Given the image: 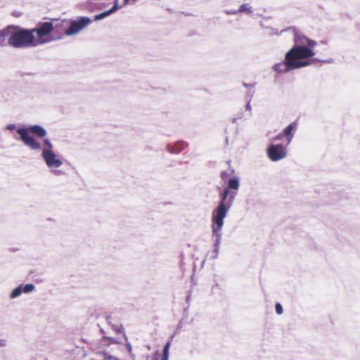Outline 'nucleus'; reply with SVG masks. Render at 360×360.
Instances as JSON below:
<instances>
[{
    "label": "nucleus",
    "mask_w": 360,
    "mask_h": 360,
    "mask_svg": "<svg viewBox=\"0 0 360 360\" xmlns=\"http://www.w3.org/2000/svg\"><path fill=\"white\" fill-rule=\"evenodd\" d=\"M293 41L294 46L285 53L284 60L273 66V70L278 74L312 64L311 58L316 54L314 48L317 42L299 32H295Z\"/></svg>",
    "instance_id": "f257e3e1"
},
{
    "label": "nucleus",
    "mask_w": 360,
    "mask_h": 360,
    "mask_svg": "<svg viewBox=\"0 0 360 360\" xmlns=\"http://www.w3.org/2000/svg\"><path fill=\"white\" fill-rule=\"evenodd\" d=\"M229 193V188H225L221 195V200L217 207L213 210L212 214V232L214 241L215 257L219 252V245L221 238V229L224 224V219L226 217L233 202L234 196H231L228 199Z\"/></svg>",
    "instance_id": "f03ea898"
},
{
    "label": "nucleus",
    "mask_w": 360,
    "mask_h": 360,
    "mask_svg": "<svg viewBox=\"0 0 360 360\" xmlns=\"http://www.w3.org/2000/svg\"><path fill=\"white\" fill-rule=\"evenodd\" d=\"M45 42L44 40H36L32 29H22L13 25L11 36L8 40V44L15 49L34 47Z\"/></svg>",
    "instance_id": "7ed1b4c3"
},
{
    "label": "nucleus",
    "mask_w": 360,
    "mask_h": 360,
    "mask_svg": "<svg viewBox=\"0 0 360 360\" xmlns=\"http://www.w3.org/2000/svg\"><path fill=\"white\" fill-rule=\"evenodd\" d=\"M17 133L20 136V141L23 144L32 150H40L41 144L30 134L38 138H44L46 136V130L39 124L29 125L26 127L17 129Z\"/></svg>",
    "instance_id": "20e7f679"
},
{
    "label": "nucleus",
    "mask_w": 360,
    "mask_h": 360,
    "mask_svg": "<svg viewBox=\"0 0 360 360\" xmlns=\"http://www.w3.org/2000/svg\"><path fill=\"white\" fill-rule=\"evenodd\" d=\"M43 143L44 147L41 149V155L46 167L55 176H58L64 175L65 172L59 169L63 165V161L60 160L59 155L54 153L53 145L48 139H44Z\"/></svg>",
    "instance_id": "39448f33"
},
{
    "label": "nucleus",
    "mask_w": 360,
    "mask_h": 360,
    "mask_svg": "<svg viewBox=\"0 0 360 360\" xmlns=\"http://www.w3.org/2000/svg\"><path fill=\"white\" fill-rule=\"evenodd\" d=\"M92 20L89 17H79L76 20H71L70 27L65 30L67 36H72L79 33L83 29L91 23Z\"/></svg>",
    "instance_id": "423d86ee"
},
{
    "label": "nucleus",
    "mask_w": 360,
    "mask_h": 360,
    "mask_svg": "<svg viewBox=\"0 0 360 360\" xmlns=\"http://www.w3.org/2000/svg\"><path fill=\"white\" fill-rule=\"evenodd\" d=\"M268 158L272 162H278L287 156V150L283 144H271L267 149Z\"/></svg>",
    "instance_id": "0eeeda50"
},
{
    "label": "nucleus",
    "mask_w": 360,
    "mask_h": 360,
    "mask_svg": "<svg viewBox=\"0 0 360 360\" xmlns=\"http://www.w3.org/2000/svg\"><path fill=\"white\" fill-rule=\"evenodd\" d=\"M53 30V25L51 22H45L40 25L37 28L32 29L34 31V35H37L39 39L49 34Z\"/></svg>",
    "instance_id": "6e6552de"
},
{
    "label": "nucleus",
    "mask_w": 360,
    "mask_h": 360,
    "mask_svg": "<svg viewBox=\"0 0 360 360\" xmlns=\"http://www.w3.org/2000/svg\"><path fill=\"white\" fill-rule=\"evenodd\" d=\"M35 289V285L32 283H28L26 285H20L17 288L13 290L10 295V298L15 299L21 295L22 292L24 293H30L34 291Z\"/></svg>",
    "instance_id": "1a4fd4ad"
},
{
    "label": "nucleus",
    "mask_w": 360,
    "mask_h": 360,
    "mask_svg": "<svg viewBox=\"0 0 360 360\" xmlns=\"http://www.w3.org/2000/svg\"><path fill=\"white\" fill-rule=\"evenodd\" d=\"M295 127H296V123L292 122L283 130V134L287 139L286 146L290 144V143L291 142V141L294 136V130H295Z\"/></svg>",
    "instance_id": "9d476101"
},
{
    "label": "nucleus",
    "mask_w": 360,
    "mask_h": 360,
    "mask_svg": "<svg viewBox=\"0 0 360 360\" xmlns=\"http://www.w3.org/2000/svg\"><path fill=\"white\" fill-rule=\"evenodd\" d=\"M118 8H119L118 2H117V0H116L114 3L113 6L110 10H108V11L101 13L98 15H96L94 16V20L97 21V20H102V19L110 15L115 11H117L118 10Z\"/></svg>",
    "instance_id": "9b49d317"
},
{
    "label": "nucleus",
    "mask_w": 360,
    "mask_h": 360,
    "mask_svg": "<svg viewBox=\"0 0 360 360\" xmlns=\"http://www.w3.org/2000/svg\"><path fill=\"white\" fill-rule=\"evenodd\" d=\"M13 25H9L6 28L0 30V46H5L6 39H8L11 36Z\"/></svg>",
    "instance_id": "f8f14e48"
},
{
    "label": "nucleus",
    "mask_w": 360,
    "mask_h": 360,
    "mask_svg": "<svg viewBox=\"0 0 360 360\" xmlns=\"http://www.w3.org/2000/svg\"><path fill=\"white\" fill-rule=\"evenodd\" d=\"M243 86L248 89V96L250 97V99H249L248 103L246 104L245 108H246V110H251L250 99H251V98L252 97V96L254 94V90H253L254 85L253 84H248L243 83Z\"/></svg>",
    "instance_id": "ddd939ff"
},
{
    "label": "nucleus",
    "mask_w": 360,
    "mask_h": 360,
    "mask_svg": "<svg viewBox=\"0 0 360 360\" xmlns=\"http://www.w3.org/2000/svg\"><path fill=\"white\" fill-rule=\"evenodd\" d=\"M186 146L187 144L183 141L177 142L173 148L169 150V152L172 153H179L182 151Z\"/></svg>",
    "instance_id": "4468645a"
},
{
    "label": "nucleus",
    "mask_w": 360,
    "mask_h": 360,
    "mask_svg": "<svg viewBox=\"0 0 360 360\" xmlns=\"http://www.w3.org/2000/svg\"><path fill=\"white\" fill-rule=\"evenodd\" d=\"M238 13H245L247 14H251L252 13V6L248 4H242L238 8Z\"/></svg>",
    "instance_id": "2eb2a0df"
},
{
    "label": "nucleus",
    "mask_w": 360,
    "mask_h": 360,
    "mask_svg": "<svg viewBox=\"0 0 360 360\" xmlns=\"http://www.w3.org/2000/svg\"><path fill=\"white\" fill-rule=\"evenodd\" d=\"M229 187L237 190L239 188V180L238 178H232L229 180Z\"/></svg>",
    "instance_id": "dca6fc26"
},
{
    "label": "nucleus",
    "mask_w": 360,
    "mask_h": 360,
    "mask_svg": "<svg viewBox=\"0 0 360 360\" xmlns=\"http://www.w3.org/2000/svg\"><path fill=\"white\" fill-rule=\"evenodd\" d=\"M170 347V342H168L163 348L162 360H169V350Z\"/></svg>",
    "instance_id": "f3484780"
},
{
    "label": "nucleus",
    "mask_w": 360,
    "mask_h": 360,
    "mask_svg": "<svg viewBox=\"0 0 360 360\" xmlns=\"http://www.w3.org/2000/svg\"><path fill=\"white\" fill-rule=\"evenodd\" d=\"M103 356L104 360H120L118 358H117L114 356H112L107 352H103Z\"/></svg>",
    "instance_id": "a211bd4d"
},
{
    "label": "nucleus",
    "mask_w": 360,
    "mask_h": 360,
    "mask_svg": "<svg viewBox=\"0 0 360 360\" xmlns=\"http://www.w3.org/2000/svg\"><path fill=\"white\" fill-rule=\"evenodd\" d=\"M275 309L278 314L281 315L283 313V307L280 303L276 304Z\"/></svg>",
    "instance_id": "6ab92c4d"
},
{
    "label": "nucleus",
    "mask_w": 360,
    "mask_h": 360,
    "mask_svg": "<svg viewBox=\"0 0 360 360\" xmlns=\"http://www.w3.org/2000/svg\"><path fill=\"white\" fill-rule=\"evenodd\" d=\"M16 124H8L6 126V129L8 131H13L16 129Z\"/></svg>",
    "instance_id": "aec40b11"
},
{
    "label": "nucleus",
    "mask_w": 360,
    "mask_h": 360,
    "mask_svg": "<svg viewBox=\"0 0 360 360\" xmlns=\"http://www.w3.org/2000/svg\"><path fill=\"white\" fill-rule=\"evenodd\" d=\"M224 12L227 15H236L238 13V10H226Z\"/></svg>",
    "instance_id": "412c9836"
},
{
    "label": "nucleus",
    "mask_w": 360,
    "mask_h": 360,
    "mask_svg": "<svg viewBox=\"0 0 360 360\" xmlns=\"http://www.w3.org/2000/svg\"><path fill=\"white\" fill-rule=\"evenodd\" d=\"M283 136H284V135L282 132L281 134H278L275 138H274L273 141H275L277 140H280Z\"/></svg>",
    "instance_id": "4be33fe9"
},
{
    "label": "nucleus",
    "mask_w": 360,
    "mask_h": 360,
    "mask_svg": "<svg viewBox=\"0 0 360 360\" xmlns=\"http://www.w3.org/2000/svg\"><path fill=\"white\" fill-rule=\"evenodd\" d=\"M127 349H128L129 352L131 353V350H132V347H131V345L129 342L127 343Z\"/></svg>",
    "instance_id": "5701e85b"
},
{
    "label": "nucleus",
    "mask_w": 360,
    "mask_h": 360,
    "mask_svg": "<svg viewBox=\"0 0 360 360\" xmlns=\"http://www.w3.org/2000/svg\"><path fill=\"white\" fill-rule=\"evenodd\" d=\"M6 345V340H0V347H4Z\"/></svg>",
    "instance_id": "b1692460"
},
{
    "label": "nucleus",
    "mask_w": 360,
    "mask_h": 360,
    "mask_svg": "<svg viewBox=\"0 0 360 360\" xmlns=\"http://www.w3.org/2000/svg\"><path fill=\"white\" fill-rule=\"evenodd\" d=\"M116 332L117 333H122L123 332V328L121 326V327H119L117 330H116Z\"/></svg>",
    "instance_id": "393cba45"
},
{
    "label": "nucleus",
    "mask_w": 360,
    "mask_h": 360,
    "mask_svg": "<svg viewBox=\"0 0 360 360\" xmlns=\"http://www.w3.org/2000/svg\"><path fill=\"white\" fill-rule=\"evenodd\" d=\"M110 342H113V343H118V342H117V341H115V340H112V339H110Z\"/></svg>",
    "instance_id": "a878e982"
},
{
    "label": "nucleus",
    "mask_w": 360,
    "mask_h": 360,
    "mask_svg": "<svg viewBox=\"0 0 360 360\" xmlns=\"http://www.w3.org/2000/svg\"><path fill=\"white\" fill-rule=\"evenodd\" d=\"M233 122H237V118H233V120H232Z\"/></svg>",
    "instance_id": "bb28decb"
}]
</instances>
